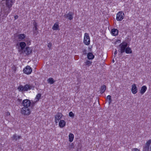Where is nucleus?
<instances>
[{
	"label": "nucleus",
	"instance_id": "21",
	"mask_svg": "<svg viewBox=\"0 0 151 151\" xmlns=\"http://www.w3.org/2000/svg\"><path fill=\"white\" fill-rule=\"evenodd\" d=\"M87 58L88 59H93L94 58V56L91 52H88L87 55Z\"/></svg>",
	"mask_w": 151,
	"mask_h": 151
},
{
	"label": "nucleus",
	"instance_id": "38",
	"mask_svg": "<svg viewBox=\"0 0 151 151\" xmlns=\"http://www.w3.org/2000/svg\"><path fill=\"white\" fill-rule=\"evenodd\" d=\"M52 46V44L51 43H48V47L50 49Z\"/></svg>",
	"mask_w": 151,
	"mask_h": 151
},
{
	"label": "nucleus",
	"instance_id": "27",
	"mask_svg": "<svg viewBox=\"0 0 151 151\" xmlns=\"http://www.w3.org/2000/svg\"><path fill=\"white\" fill-rule=\"evenodd\" d=\"M107 99L108 100L109 104V105L112 101L111 96L110 95L108 96L107 97Z\"/></svg>",
	"mask_w": 151,
	"mask_h": 151
},
{
	"label": "nucleus",
	"instance_id": "9",
	"mask_svg": "<svg viewBox=\"0 0 151 151\" xmlns=\"http://www.w3.org/2000/svg\"><path fill=\"white\" fill-rule=\"evenodd\" d=\"M22 104L24 107L28 108L31 106V102L30 100L26 99L23 101Z\"/></svg>",
	"mask_w": 151,
	"mask_h": 151
},
{
	"label": "nucleus",
	"instance_id": "26",
	"mask_svg": "<svg viewBox=\"0 0 151 151\" xmlns=\"http://www.w3.org/2000/svg\"><path fill=\"white\" fill-rule=\"evenodd\" d=\"M48 83L51 84H53L55 82L53 79L52 78H50L48 79Z\"/></svg>",
	"mask_w": 151,
	"mask_h": 151
},
{
	"label": "nucleus",
	"instance_id": "2",
	"mask_svg": "<svg viewBox=\"0 0 151 151\" xmlns=\"http://www.w3.org/2000/svg\"><path fill=\"white\" fill-rule=\"evenodd\" d=\"M35 87L32 85L27 84L24 86L22 85H20L18 88L19 91H27L29 90L34 89Z\"/></svg>",
	"mask_w": 151,
	"mask_h": 151
},
{
	"label": "nucleus",
	"instance_id": "32",
	"mask_svg": "<svg viewBox=\"0 0 151 151\" xmlns=\"http://www.w3.org/2000/svg\"><path fill=\"white\" fill-rule=\"evenodd\" d=\"M41 97V94L40 93L38 94L36 96V99H37V101H38Z\"/></svg>",
	"mask_w": 151,
	"mask_h": 151
},
{
	"label": "nucleus",
	"instance_id": "33",
	"mask_svg": "<svg viewBox=\"0 0 151 151\" xmlns=\"http://www.w3.org/2000/svg\"><path fill=\"white\" fill-rule=\"evenodd\" d=\"M69 116L71 117H73L74 116V114L72 111H70L69 113Z\"/></svg>",
	"mask_w": 151,
	"mask_h": 151
},
{
	"label": "nucleus",
	"instance_id": "22",
	"mask_svg": "<svg viewBox=\"0 0 151 151\" xmlns=\"http://www.w3.org/2000/svg\"><path fill=\"white\" fill-rule=\"evenodd\" d=\"M125 52L127 54H130L132 53V51L131 48L129 47H126Z\"/></svg>",
	"mask_w": 151,
	"mask_h": 151
},
{
	"label": "nucleus",
	"instance_id": "4",
	"mask_svg": "<svg viewBox=\"0 0 151 151\" xmlns=\"http://www.w3.org/2000/svg\"><path fill=\"white\" fill-rule=\"evenodd\" d=\"M1 14L0 17V23L2 22L3 20L7 17L9 13L1 9Z\"/></svg>",
	"mask_w": 151,
	"mask_h": 151
},
{
	"label": "nucleus",
	"instance_id": "10",
	"mask_svg": "<svg viewBox=\"0 0 151 151\" xmlns=\"http://www.w3.org/2000/svg\"><path fill=\"white\" fill-rule=\"evenodd\" d=\"M23 72L27 74H31L32 72V69L29 66H27L23 70Z\"/></svg>",
	"mask_w": 151,
	"mask_h": 151
},
{
	"label": "nucleus",
	"instance_id": "36",
	"mask_svg": "<svg viewBox=\"0 0 151 151\" xmlns=\"http://www.w3.org/2000/svg\"><path fill=\"white\" fill-rule=\"evenodd\" d=\"M87 50L86 49H84L83 51V54L84 55H85L87 54Z\"/></svg>",
	"mask_w": 151,
	"mask_h": 151
},
{
	"label": "nucleus",
	"instance_id": "41",
	"mask_svg": "<svg viewBox=\"0 0 151 151\" xmlns=\"http://www.w3.org/2000/svg\"><path fill=\"white\" fill-rule=\"evenodd\" d=\"M15 19H17L18 18V16L17 15L15 16L14 17Z\"/></svg>",
	"mask_w": 151,
	"mask_h": 151
},
{
	"label": "nucleus",
	"instance_id": "30",
	"mask_svg": "<svg viewBox=\"0 0 151 151\" xmlns=\"http://www.w3.org/2000/svg\"><path fill=\"white\" fill-rule=\"evenodd\" d=\"M151 144V139H149L146 143L145 145L150 147Z\"/></svg>",
	"mask_w": 151,
	"mask_h": 151
},
{
	"label": "nucleus",
	"instance_id": "16",
	"mask_svg": "<svg viewBox=\"0 0 151 151\" xmlns=\"http://www.w3.org/2000/svg\"><path fill=\"white\" fill-rule=\"evenodd\" d=\"M52 29L54 30H59V26L58 23L56 22L54 24L52 27Z\"/></svg>",
	"mask_w": 151,
	"mask_h": 151
},
{
	"label": "nucleus",
	"instance_id": "39",
	"mask_svg": "<svg viewBox=\"0 0 151 151\" xmlns=\"http://www.w3.org/2000/svg\"><path fill=\"white\" fill-rule=\"evenodd\" d=\"M115 52L114 53V57H115L116 56V54H117V50L116 49H115Z\"/></svg>",
	"mask_w": 151,
	"mask_h": 151
},
{
	"label": "nucleus",
	"instance_id": "34",
	"mask_svg": "<svg viewBox=\"0 0 151 151\" xmlns=\"http://www.w3.org/2000/svg\"><path fill=\"white\" fill-rule=\"evenodd\" d=\"M22 99H18L17 101V104H20L21 102H22Z\"/></svg>",
	"mask_w": 151,
	"mask_h": 151
},
{
	"label": "nucleus",
	"instance_id": "18",
	"mask_svg": "<svg viewBox=\"0 0 151 151\" xmlns=\"http://www.w3.org/2000/svg\"><path fill=\"white\" fill-rule=\"evenodd\" d=\"M59 125L60 127H63L65 125V122L63 120H60L59 122Z\"/></svg>",
	"mask_w": 151,
	"mask_h": 151
},
{
	"label": "nucleus",
	"instance_id": "42",
	"mask_svg": "<svg viewBox=\"0 0 151 151\" xmlns=\"http://www.w3.org/2000/svg\"><path fill=\"white\" fill-rule=\"evenodd\" d=\"M116 42H118L119 43H120V42H121V40H117L116 41Z\"/></svg>",
	"mask_w": 151,
	"mask_h": 151
},
{
	"label": "nucleus",
	"instance_id": "44",
	"mask_svg": "<svg viewBox=\"0 0 151 151\" xmlns=\"http://www.w3.org/2000/svg\"><path fill=\"white\" fill-rule=\"evenodd\" d=\"M112 62H113V63H114V60H112Z\"/></svg>",
	"mask_w": 151,
	"mask_h": 151
},
{
	"label": "nucleus",
	"instance_id": "40",
	"mask_svg": "<svg viewBox=\"0 0 151 151\" xmlns=\"http://www.w3.org/2000/svg\"><path fill=\"white\" fill-rule=\"evenodd\" d=\"M12 69L14 71H15L16 70V67L14 66H13L12 67Z\"/></svg>",
	"mask_w": 151,
	"mask_h": 151
},
{
	"label": "nucleus",
	"instance_id": "1",
	"mask_svg": "<svg viewBox=\"0 0 151 151\" xmlns=\"http://www.w3.org/2000/svg\"><path fill=\"white\" fill-rule=\"evenodd\" d=\"M14 1L15 0H5V5L1 9L9 13Z\"/></svg>",
	"mask_w": 151,
	"mask_h": 151
},
{
	"label": "nucleus",
	"instance_id": "35",
	"mask_svg": "<svg viewBox=\"0 0 151 151\" xmlns=\"http://www.w3.org/2000/svg\"><path fill=\"white\" fill-rule=\"evenodd\" d=\"M69 148L70 149H71L74 148V145L73 144V143H72V144H71V145H70L69 146Z\"/></svg>",
	"mask_w": 151,
	"mask_h": 151
},
{
	"label": "nucleus",
	"instance_id": "3",
	"mask_svg": "<svg viewBox=\"0 0 151 151\" xmlns=\"http://www.w3.org/2000/svg\"><path fill=\"white\" fill-rule=\"evenodd\" d=\"M127 46V43L125 42H123L119 45L118 52L121 54L124 52L125 51L126 48Z\"/></svg>",
	"mask_w": 151,
	"mask_h": 151
},
{
	"label": "nucleus",
	"instance_id": "14",
	"mask_svg": "<svg viewBox=\"0 0 151 151\" xmlns=\"http://www.w3.org/2000/svg\"><path fill=\"white\" fill-rule=\"evenodd\" d=\"M27 55H28L32 52V51L30 48L29 47H27L25 50L24 51Z\"/></svg>",
	"mask_w": 151,
	"mask_h": 151
},
{
	"label": "nucleus",
	"instance_id": "23",
	"mask_svg": "<svg viewBox=\"0 0 151 151\" xmlns=\"http://www.w3.org/2000/svg\"><path fill=\"white\" fill-rule=\"evenodd\" d=\"M106 89V86L105 85H104L101 86V88L100 92L102 94L103 93Z\"/></svg>",
	"mask_w": 151,
	"mask_h": 151
},
{
	"label": "nucleus",
	"instance_id": "5",
	"mask_svg": "<svg viewBox=\"0 0 151 151\" xmlns=\"http://www.w3.org/2000/svg\"><path fill=\"white\" fill-rule=\"evenodd\" d=\"M83 42L86 45H88L90 44V38L88 33H86L84 34Z\"/></svg>",
	"mask_w": 151,
	"mask_h": 151
},
{
	"label": "nucleus",
	"instance_id": "37",
	"mask_svg": "<svg viewBox=\"0 0 151 151\" xmlns=\"http://www.w3.org/2000/svg\"><path fill=\"white\" fill-rule=\"evenodd\" d=\"M132 151H140V150L137 148H133L132 149Z\"/></svg>",
	"mask_w": 151,
	"mask_h": 151
},
{
	"label": "nucleus",
	"instance_id": "28",
	"mask_svg": "<svg viewBox=\"0 0 151 151\" xmlns=\"http://www.w3.org/2000/svg\"><path fill=\"white\" fill-rule=\"evenodd\" d=\"M92 63V62L91 61L89 60H87L85 62L86 65L87 66H89L90 65H91Z\"/></svg>",
	"mask_w": 151,
	"mask_h": 151
},
{
	"label": "nucleus",
	"instance_id": "17",
	"mask_svg": "<svg viewBox=\"0 0 151 151\" xmlns=\"http://www.w3.org/2000/svg\"><path fill=\"white\" fill-rule=\"evenodd\" d=\"M147 89V88L145 86H142L141 88L140 91V93L142 94H143L146 91Z\"/></svg>",
	"mask_w": 151,
	"mask_h": 151
},
{
	"label": "nucleus",
	"instance_id": "24",
	"mask_svg": "<svg viewBox=\"0 0 151 151\" xmlns=\"http://www.w3.org/2000/svg\"><path fill=\"white\" fill-rule=\"evenodd\" d=\"M74 135L72 133H70L69 135V141L70 142H72L74 139Z\"/></svg>",
	"mask_w": 151,
	"mask_h": 151
},
{
	"label": "nucleus",
	"instance_id": "13",
	"mask_svg": "<svg viewBox=\"0 0 151 151\" xmlns=\"http://www.w3.org/2000/svg\"><path fill=\"white\" fill-rule=\"evenodd\" d=\"M138 89L135 84H134L132 86L131 88V91L132 93L134 94H136L137 91Z\"/></svg>",
	"mask_w": 151,
	"mask_h": 151
},
{
	"label": "nucleus",
	"instance_id": "43",
	"mask_svg": "<svg viewBox=\"0 0 151 151\" xmlns=\"http://www.w3.org/2000/svg\"><path fill=\"white\" fill-rule=\"evenodd\" d=\"M10 113L9 112H8L7 113V115H10Z\"/></svg>",
	"mask_w": 151,
	"mask_h": 151
},
{
	"label": "nucleus",
	"instance_id": "8",
	"mask_svg": "<svg viewBox=\"0 0 151 151\" xmlns=\"http://www.w3.org/2000/svg\"><path fill=\"white\" fill-rule=\"evenodd\" d=\"M124 14L122 12H119L116 14V19L118 21H121L124 19Z\"/></svg>",
	"mask_w": 151,
	"mask_h": 151
},
{
	"label": "nucleus",
	"instance_id": "15",
	"mask_svg": "<svg viewBox=\"0 0 151 151\" xmlns=\"http://www.w3.org/2000/svg\"><path fill=\"white\" fill-rule=\"evenodd\" d=\"M17 37L19 41H21L25 37L26 35L24 34H19L18 35Z\"/></svg>",
	"mask_w": 151,
	"mask_h": 151
},
{
	"label": "nucleus",
	"instance_id": "25",
	"mask_svg": "<svg viewBox=\"0 0 151 151\" xmlns=\"http://www.w3.org/2000/svg\"><path fill=\"white\" fill-rule=\"evenodd\" d=\"M37 28H33V35L35 36L38 33V31Z\"/></svg>",
	"mask_w": 151,
	"mask_h": 151
},
{
	"label": "nucleus",
	"instance_id": "29",
	"mask_svg": "<svg viewBox=\"0 0 151 151\" xmlns=\"http://www.w3.org/2000/svg\"><path fill=\"white\" fill-rule=\"evenodd\" d=\"M150 147L145 145L143 147L142 151H149Z\"/></svg>",
	"mask_w": 151,
	"mask_h": 151
},
{
	"label": "nucleus",
	"instance_id": "6",
	"mask_svg": "<svg viewBox=\"0 0 151 151\" xmlns=\"http://www.w3.org/2000/svg\"><path fill=\"white\" fill-rule=\"evenodd\" d=\"M18 44H19V46L18 47L19 51L20 52L22 51V52H23V50L24 49L25 47L26 46V43L24 42H21L17 43V45L18 46Z\"/></svg>",
	"mask_w": 151,
	"mask_h": 151
},
{
	"label": "nucleus",
	"instance_id": "12",
	"mask_svg": "<svg viewBox=\"0 0 151 151\" xmlns=\"http://www.w3.org/2000/svg\"><path fill=\"white\" fill-rule=\"evenodd\" d=\"M73 13L69 12L68 14H65L64 15V17L66 18H68V19L71 20L73 19Z\"/></svg>",
	"mask_w": 151,
	"mask_h": 151
},
{
	"label": "nucleus",
	"instance_id": "19",
	"mask_svg": "<svg viewBox=\"0 0 151 151\" xmlns=\"http://www.w3.org/2000/svg\"><path fill=\"white\" fill-rule=\"evenodd\" d=\"M111 32L112 35L116 36L118 34V30L116 29H113L111 30Z\"/></svg>",
	"mask_w": 151,
	"mask_h": 151
},
{
	"label": "nucleus",
	"instance_id": "31",
	"mask_svg": "<svg viewBox=\"0 0 151 151\" xmlns=\"http://www.w3.org/2000/svg\"><path fill=\"white\" fill-rule=\"evenodd\" d=\"M33 28H37V23L34 21L33 22Z\"/></svg>",
	"mask_w": 151,
	"mask_h": 151
},
{
	"label": "nucleus",
	"instance_id": "7",
	"mask_svg": "<svg viewBox=\"0 0 151 151\" xmlns=\"http://www.w3.org/2000/svg\"><path fill=\"white\" fill-rule=\"evenodd\" d=\"M21 113L24 115H29L30 113V111L28 108L23 107L21 110Z\"/></svg>",
	"mask_w": 151,
	"mask_h": 151
},
{
	"label": "nucleus",
	"instance_id": "20",
	"mask_svg": "<svg viewBox=\"0 0 151 151\" xmlns=\"http://www.w3.org/2000/svg\"><path fill=\"white\" fill-rule=\"evenodd\" d=\"M21 137L20 136H17L16 134H15L13 135L12 138L13 140L17 141V140L19 139Z\"/></svg>",
	"mask_w": 151,
	"mask_h": 151
},
{
	"label": "nucleus",
	"instance_id": "11",
	"mask_svg": "<svg viewBox=\"0 0 151 151\" xmlns=\"http://www.w3.org/2000/svg\"><path fill=\"white\" fill-rule=\"evenodd\" d=\"M62 114L61 113H58L55 115V120L56 124H57L58 122L60 120L62 116Z\"/></svg>",
	"mask_w": 151,
	"mask_h": 151
}]
</instances>
